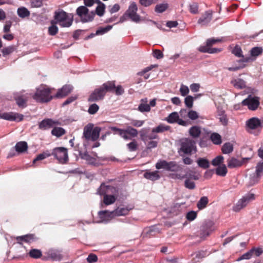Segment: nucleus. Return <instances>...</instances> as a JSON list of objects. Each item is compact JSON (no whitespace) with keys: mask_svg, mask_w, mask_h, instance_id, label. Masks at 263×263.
<instances>
[{"mask_svg":"<svg viewBox=\"0 0 263 263\" xmlns=\"http://www.w3.org/2000/svg\"><path fill=\"white\" fill-rule=\"evenodd\" d=\"M115 88V83L114 81H107L103 83L100 87L96 88L89 96L88 101L96 102L102 100L107 92L112 91Z\"/></svg>","mask_w":263,"mask_h":263,"instance_id":"f257e3e1","label":"nucleus"},{"mask_svg":"<svg viewBox=\"0 0 263 263\" xmlns=\"http://www.w3.org/2000/svg\"><path fill=\"white\" fill-rule=\"evenodd\" d=\"M180 148L178 153L181 156L184 155H191L197 151L196 141L189 138H185L179 141Z\"/></svg>","mask_w":263,"mask_h":263,"instance_id":"f03ea898","label":"nucleus"},{"mask_svg":"<svg viewBox=\"0 0 263 263\" xmlns=\"http://www.w3.org/2000/svg\"><path fill=\"white\" fill-rule=\"evenodd\" d=\"M132 209L127 207H118L112 212L101 211L98 213L99 216L103 222L107 223L113 216H124L128 214Z\"/></svg>","mask_w":263,"mask_h":263,"instance_id":"7ed1b4c3","label":"nucleus"},{"mask_svg":"<svg viewBox=\"0 0 263 263\" xmlns=\"http://www.w3.org/2000/svg\"><path fill=\"white\" fill-rule=\"evenodd\" d=\"M54 24H59L62 27H69L73 22V15L61 10L54 12Z\"/></svg>","mask_w":263,"mask_h":263,"instance_id":"20e7f679","label":"nucleus"},{"mask_svg":"<svg viewBox=\"0 0 263 263\" xmlns=\"http://www.w3.org/2000/svg\"><path fill=\"white\" fill-rule=\"evenodd\" d=\"M54 96L51 95V89L45 85H41L36 89L33 98L37 102L45 103L51 101Z\"/></svg>","mask_w":263,"mask_h":263,"instance_id":"39448f33","label":"nucleus"},{"mask_svg":"<svg viewBox=\"0 0 263 263\" xmlns=\"http://www.w3.org/2000/svg\"><path fill=\"white\" fill-rule=\"evenodd\" d=\"M101 128L99 127L93 128L92 124H88L83 129V137L87 141H96L99 137Z\"/></svg>","mask_w":263,"mask_h":263,"instance_id":"423d86ee","label":"nucleus"},{"mask_svg":"<svg viewBox=\"0 0 263 263\" xmlns=\"http://www.w3.org/2000/svg\"><path fill=\"white\" fill-rule=\"evenodd\" d=\"M88 12V9L84 6L79 7L76 10L77 14L81 18L83 23L91 22L93 20L95 13L93 11H91L90 13Z\"/></svg>","mask_w":263,"mask_h":263,"instance_id":"0eeeda50","label":"nucleus"},{"mask_svg":"<svg viewBox=\"0 0 263 263\" xmlns=\"http://www.w3.org/2000/svg\"><path fill=\"white\" fill-rule=\"evenodd\" d=\"M51 155L57 159L59 163H66L68 160L67 149L63 147H55L53 150Z\"/></svg>","mask_w":263,"mask_h":263,"instance_id":"6e6552de","label":"nucleus"},{"mask_svg":"<svg viewBox=\"0 0 263 263\" xmlns=\"http://www.w3.org/2000/svg\"><path fill=\"white\" fill-rule=\"evenodd\" d=\"M242 104L247 106L249 110H255L260 104L259 98L250 95L242 101Z\"/></svg>","mask_w":263,"mask_h":263,"instance_id":"1a4fd4ad","label":"nucleus"},{"mask_svg":"<svg viewBox=\"0 0 263 263\" xmlns=\"http://www.w3.org/2000/svg\"><path fill=\"white\" fill-rule=\"evenodd\" d=\"M138 7L135 2H132L130 3L128 7V9L125 12L126 15L128 16V17L134 22L138 23L140 21V16L137 14Z\"/></svg>","mask_w":263,"mask_h":263,"instance_id":"9d476101","label":"nucleus"},{"mask_svg":"<svg viewBox=\"0 0 263 263\" xmlns=\"http://www.w3.org/2000/svg\"><path fill=\"white\" fill-rule=\"evenodd\" d=\"M253 194H248L240 199L237 203L233 207V210L235 212H238L245 207L248 203L254 199Z\"/></svg>","mask_w":263,"mask_h":263,"instance_id":"9b49d317","label":"nucleus"},{"mask_svg":"<svg viewBox=\"0 0 263 263\" xmlns=\"http://www.w3.org/2000/svg\"><path fill=\"white\" fill-rule=\"evenodd\" d=\"M0 118L10 121H15L19 122L23 120L24 116L22 114L13 112H6L0 111Z\"/></svg>","mask_w":263,"mask_h":263,"instance_id":"f8f14e48","label":"nucleus"},{"mask_svg":"<svg viewBox=\"0 0 263 263\" xmlns=\"http://www.w3.org/2000/svg\"><path fill=\"white\" fill-rule=\"evenodd\" d=\"M62 250L53 248L49 249L45 254L48 259L52 261H60L62 260L63 255L62 254Z\"/></svg>","mask_w":263,"mask_h":263,"instance_id":"ddd939ff","label":"nucleus"},{"mask_svg":"<svg viewBox=\"0 0 263 263\" xmlns=\"http://www.w3.org/2000/svg\"><path fill=\"white\" fill-rule=\"evenodd\" d=\"M148 131L149 129L146 128H143L140 130V139L143 142H146L148 140H153L159 138L158 136L156 134L157 133L153 132V129L150 134H148Z\"/></svg>","mask_w":263,"mask_h":263,"instance_id":"4468645a","label":"nucleus"},{"mask_svg":"<svg viewBox=\"0 0 263 263\" xmlns=\"http://www.w3.org/2000/svg\"><path fill=\"white\" fill-rule=\"evenodd\" d=\"M213 17V12L211 10L205 11L198 21V24L201 26H207Z\"/></svg>","mask_w":263,"mask_h":263,"instance_id":"2eb2a0df","label":"nucleus"},{"mask_svg":"<svg viewBox=\"0 0 263 263\" xmlns=\"http://www.w3.org/2000/svg\"><path fill=\"white\" fill-rule=\"evenodd\" d=\"M59 124V122L58 121H54L51 119H45L39 123V127L41 129L46 130L52 127L54 125Z\"/></svg>","mask_w":263,"mask_h":263,"instance_id":"dca6fc26","label":"nucleus"},{"mask_svg":"<svg viewBox=\"0 0 263 263\" xmlns=\"http://www.w3.org/2000/svg\"><path fill=\"white\" fill-rule=\"evenodd\" d=\"M73 89V86L71 85H65L61 89H59L54 98H62L69 94Z\"/></svg>","mask_w":263,"mask_h":263,"instance_id":"f3484780","label":"nucleus"},{"mask_svg":"<svg viewBox=\"0 0 263 263\" xmlns=\"http://www.w3.org/2000/svg\"><path fill=\"white\" fill-rule=\"evenodd\" d=\"M116 189L110 185H105L104 183H102L100 187L98 189V193L100 195H107L110 193H116Z\"/></svg>","mask_w":263,"mask_h":263,"instance_id":"a211bd4d","label":"nucleus"},{"mask_svg":"<svg viewBox=\"0 0 263 263\" xmlns=\"http://www.w3.org/2000/svg\"><path fill=\"white\" fill-rule=\"evenodd\" d=\"M14 99L19 107L24 108L26 106L27 97L25 95H22L20 92H17L14 94Z\"/></svg>","mask_w":263,"mask_h":263,"instance_id":"6ab92c4d","label":"nucleus"},{"mask_svg":"<svg viewBox=\"0 0 263 263\" xmlns=\"http://www.w3.org/2000/svg\"><path fill=\"white\" fill-rule=\"evenodd\" d=\"M261 121L256 117H253L246 122V125L250 129H255L261 126Z\"/></svg>","mask_w":263,"mask_h":263,"instance_id":"aec40b11","label":"nucleus"},{"mask_svg":"<svg viewBox=\"0 0 263 263\" xmlns=\"http://www.w3.org/2000/svg\"><path fill=\"white\" fill-rule=\"evenodd\" d=\"M217 118L219 119V122L224 126L228 124V119L225 113V111L221 108L217 107Z\"/></svg>","mask_w":263,"mask_h":263,"instance_id":"412c9836","label":"nucleus"},{"mask_svg":"<svg viewBox=\"0 0 263 263\" xmlns=\"http://www.w3.org/2000/svg\"><path fill=\"white\" fill-rule=\"evenodd\" d=\"M125 136L123 138L125 140H129L131 137H136L138 136V130L131 126H128L124 129Z\"/></svg>","mask_w":263,"mask_h":263,"instance_id":"4be33fe9","label":"nucleus"},{"mask_svg":"<svg viewBox=\"0 0 263 263\" xmlns=\"http://www.w3.org/2000/svg\"><path fill=\"white\" fill-rule=\"evenodd\" d=\"M245 159H249V158H244ZM228 167L230 168H233L239 167L242 165L243 163V160H239L234 157H232L228 160Z\"/></svg>","mask_w":263,"mask_h":263,"instance_id":"5701e85b","label":"nucleus"},{"mask_svg":"<svg viewBox=\"0 0 263 263\" xmlns=\"http://www.w3.org/2000/svg\"><path fill=\"white\" fill-rule=\"evenodd\" d=\"M201 133V127L197 125L192 126L189 130L190 136L193 138H198Z\"/></svg>","mask_w":263,"mask_h":263,"instance_id":"b1692460","label":"nucleus"},{"mask_svg":"<svg viewBox=\"0 0 263 263\" xmlns=\"http://www.w3.org/2000/svg\"><path fill=\"white\" fill-rule=\"evenodd\" d=\"M16 239L17 240L18 243L20 244H22L20 242V241H23L27 243H31L32 242L35 241L36 240L34 235L31 234L17 236L16 238Z\"/></svg>","mask_w":263,"mask_h":263,"instance_id":"393cba45","label":"nucleus"},{"mask_svg":"<svg viewBox=\"0 0 263 263\" xmlns=\"http://www.w3.org/2000/svg\"><path fill=\"white\" fill-rule=\"evenodd\" d=\"M143 176L145 178L152 181L157 180L160 178L157 171L154 172L147 171L144 174Z\"/></svg>","mask_w":263,"mask_h":263,"instance_id":"a878e982","label":"nucleus"},{"mask_svg":"<svg viewBox=\"0 0 263 263\" xmlns=\"http://www.w3.org/2000/svg\"><path fill=\"white\" fill-rule=\"evenodd\" d=\"M28 148V145L26 142L25 141H20L17 143L15 145V151L18 153H23L26 152Z\"/></svg>","mask_w":263,"mask_h":263,"instance_id":"bb28decb","label":"nucleus"},{"mask_svg":"<svg viewBox=\"0 0 263 263\" xmlns=\"http://www.w3.org/2000/svg\"><path fill=\"white\" fill-rule=\"evenodd\" d=\"M17 14L22 18L29 17L30 15V11L25 7L18 8L17 10Z\"/></svg>","mask_w":263,"mask_h":263,"instance_id":"cd10ccee","label":"nucleus"},{"mask_svg":"<svg viewBox=\"0 0 263 263\" xmlns=\"http://www.w3.org/2000/svg\"><path fill=\"white\" fill-rule=\"evenodd\" d=\"M179 115L177 112H173L171 113L166 118V121L168 123H175L177 122L179 119Z\"/></svg>","mask_w":263,"mask_h":263,"instance_id":"c85d7f7f","label":"nucleus"},{"mask_svg":"<svg viewBox=\"0 0 263 263\" xmlns=\"http://www.w3.org/2000/svg\"><path fill=\"white\" fill-rule=\"evenodd\" d=\"M231 83L237 89H243L246 86V82L241 79L234 80Z\"/></svg>","mask_w":263,"mask_h":263,"instance_id":"c756f323","label":"nucleus"},{"mask_svg":"<svg viewBox=\"0 0 263 263\" xmlns=\"http://www.w3.org/2000/svg\"><path fill=\"white\" fill-rule=\"evenodd\" d=\"M181 167L175 161L168 162L166 170L168 171L177 172L181 170Z\"/></svg>","mask_w":263,"mask_h":263,"instance_id":"7c9ffc66","label":"nucleus"},{"mask_svg":"<svg viewBox=\"0 0 263 263\" xmlns=\"http://www.w3.org/2000/svg\"><path fill=\"white\" fill-rule=\"evenodd\" d=\"M233 145L230 142L225 143L221 147V151L224 154H229L233 151Z\"/></svg>","mask_w":263,"mask_h":263,"instance_id":"2f4dec72","label":"nucleus"},{"mask_svg":"<svg viewBox=\"0 0 263 263\" xmlns=\"http://www.w3.org/2000/svg\"><path fill=\"white\" fill-rule=\"evenodd\" d=\"M65 130L61 127H54L51 130V134L57 137H60L65 134Z\"/></svg>","mask_w":263,"mask_h":263,"instance_id":"473e14b6","label":"nucleus"},{"mask_svg":"<svg viewBox=\"0 0 263 263\" xmlns=\"http://www.w3.org/2000/svg\"><path fill=\"white\" fill-rule=\"evenodd\" d=\"M209 202V199L207 197H202L197 203V206L199 210L204 209Z\"/></svg>","mask_w":263,"mask_h":263,"instance_id":"72a5a7b5","label":"nucleus"},{"mask_svg":"<svg viewBox=\"0 0 263 263\" xmlns=\"http://www.w3.org/2000/svg\"><path fill=\"white\" fill-rule=\"evenodd\" d=\"M210 139L214 144L216 145L220 144L222 142L221 136L216 133H212L211 135Z\"/></svg>","mask_w":263,"mask_h":263,"instance_id":"f704fd0d","label":"nucleus"},{"mask_svg":"<svg viewBox=\"0 0 263 263\" xmlns=\"http://www.w3.org/2000/svg\"><path fill=\"white\" fill-rule=\"evenodd\" d=\"M197 163L198 166L202 168H208L210 166L209 161L204 158H199L197 161Z\"/></svg>","mask_w":263,"mask_h":263,"instance_id":"c9c22d12","label":"nucleus"},{"mask_svg":"<svg viewBox=\"0 0 263 263\" xmlns=\"http://www.w3.org/2000/svg\"><path fill=\"white\" fill-rule=\"evenodd\" d=\"M216 174L220 176H225L228 172L226 165L218 166L215 170Z\"/></svg>","mask_w":263,"mask_h":263,"instance_id":"e433bc0d","label":"nucleus"},{"mask_svg":"<svg viewBox=\"0 0 263 263\" xmlns=\"http://www.w3.org/2000/svg\"><path fill=\"white\" fill-rule=\"evenodd\" d=\"M116 197L114 195H105L103 202L105 205H110L114 203L116 200Z\"/></svg>","mask_w":263,"mask_h":263,"instance_id":"4c0bfd02","label":"nucleus"},{"mask_svg":"<svg viewBox=\"0 0 263 263\" xmlns=\"http://www.w3.org/2000/svg\"><path fill=\"white\" fill-rule=\"evenodd\" d=\"M184 178H185V179H193L197 180L199 179V177L198 175L196 174L195 172L191 170H188L184 174Z\"/></svg>","mask_w":263,"mask_h":263,"instance_id":"58836bf2","label":"nucleus"},{"mask_svg":"<svg viewBox=\"0 0 263 263\" xmlns=\"http://www.w3.org/2000/svg\"><path fill=\"white\" fill-rule=\"evenodd\" d=\"M171 127L168 125H165L163 124H161L155 128H153V132H156L157 133H163L165 131L169 130Z\"/></svg>","mask_w":263,"mask_h":263,"instance_id":"ea45409f","label":"nucleus"},{"mask_svg":"<svg viewBox=\"0 0 263 263\" xmlns=\"http://www.w3.org/2000/svg\"><path fill=\"white\" fill-rule=\"evenodd\" d=\"M98 4L99 5L96 9V13L99 16H102L103 15L105 12V5L100 1L98 2Z\"/></svg>","mask_w":263,"mask_h":263,"instance_id":"a19ab883","label":"nucleus"},{"mask_svg":"<svg viewBox=\"0 0 263 263\" xmlns=\"http://www.w3.org/2000/svg\"><path fill=\"white\" fill-rule=\"evenodd\" d=\"M168 8L167 3L160 4L156 5L155 8V11L156 13H161L164 12Z\"/></svg>","mask_w":263,"mask_h":263,"instance_id":"79ce46f5","label":"nucleus"},{"mask_svg":"<svg viewBox=\"0 0 263 263\" xmlns=\"http://www.w3.org/2000/svg\"><path fill=\"white\" fill-rule=\"evenodd\" d=\"M82 159L86 160L90 164H93L96 161L95 159L88 154L87 152L80 154Z\"/></svg>","mask_w":263,"mask_h":263,"instance_id":"37998d69","label":"nucleus"},{"mask_svg":"<svg viewBox=\"0 0 263 263\" xmlns=\"http://www.w3.org/2000/svg\"><path fill=\"white\" fill-rule=\"evenodd\" d=\"M190 12L194 14H196L199 13V5L196 2H192L189 4V6Z\"/></svg>","mask_w":263,"mask_h":263,"instance_id":"c03bdc74","label":"nucleus"},{"mask_svg":"<svg viewBox=\"0 0 263 263\" xmlns=\"http://www.w3.org/2000/svg\"><path fill=\"white\" fill-rule=\"evenodd\" d=\"M29 255L32 258H39L42 256V253L40 250L33 249L30 250Z\"/></svg>","mask_w":263,"mask_h":263,"instance_id":"a18cd8bd","label":"nucleus"},{"mask_svg":"<svg viewBox=\"0 0 263 263\" xmlns=\"http://www.w3.org/2000/svg\"><path fill=\"white\" fill-rule=\"evenodd\" d=\"M51 156V154L48 152H44L42 154L38 155L36 158L33 160V163L35 164L36 161L42 160L47 157H49Z\"/></svg>","mask_w":263,"mask_h":263,"instance_id":"49530a36","label":"nucleus"},{"mask_svg":"<svg viewBox=\"0 0 263 263\" xmlns=\"http://www.w3.org/2000/svg\"><path fill=\"white\" fill-rule=\"evenodd\" d=\"M260 176L258 175L255 172L253 173L252 174L250 175V184L251 185H253L258 181H259L260 179Z\"/></svg>","mask_w":263,"mask_h":263,"instance_id":"de8ad7c7","label":"nucleus"},{"mask_svg":"<svg viewBox=\"0 0 263 263\" xmlns=\"http://www.w3.org/2000/svg\"><path fill=\"white\" fill-rule=\"evenodd\" d=\"M263 49L262 47H255L252 48L250 53L252 57H257L262 53Z\"/></svg>","mask_w":263,"mask_h":263,"instance_id":"09e8293b","label":"nucleus"},{"mask_svg":"<svg viewBox=\"0 0 263 263\" xmlns=\"http://www.w3.org/2000/svg\"><path fill=\"white\" fill-rule=\"evenodd\" d=\"M146 145V148L150 149L156 148L158 145V142L154 140H148L146 142H143Z\"/></svg>","mask_w":263,"mask_h":263,"instance_id":"8fccbe9b","label":"nucleus"},{"mask_svg":"<svg viewBox=\"0 0 263 263\" xmlns=\"http://www.w3.org/2000/svg\"><path fill=\"white\" fill-rule=\"evenodd\" d=\"M224 160V158L222 156L219 155L215 157L212 161V164L213 166H220L219 165L221 164Z\"/></svg>","mask_w":263,"mask_h":263,"instance_id":"3c124183","label":"nucleus"},{"mask_svg":"<svg viewBox=\"0 0 263 263\" xmlns=\"http://www.w3.org/2000/svg\"><path fill=\"white\" fill-rule=\"evenodd\" d=\"M52 25L48 28L49 34L51 35H55L58 32V28L55 25L54 21L51 22Z\"/></svg>","mask_w":263,"mask_h":263,"instance_id":"603ef678","label":"nucleus"},{"mask_svg":"<svg viewBox=\"0 0 263 263\" xmlns=\"http://www.w3.org/2000/svg\"><path fill=\"white\" fill-rule=\"evenodd\" d=\"M112 27V26L108 25L104 28H100L96 31V34H97V35L103 34L107 32L110 30H111Z\"/></svg>","mask_w":263,"mask_h":263,"instance_id":"864d4df0","label":"nucleus"},{"mask_svg":"<svg viewBox=\"0 0 263 263\" xmlns=\"http://www.w3.org/2000/svg\"><path fill=\"white\" fill-rule=\"evenodd\" d=\"M194 97L191 96H187L184 99V103L186 106L189 108L193 107Z\"/></svg>","mask_w":263,"mask_h":263,"instance_id":"5fc2aeb1","label":"nucleus"},{"mask_svg":"<svg viewBox=\"0 0 263 263\" xmlns=\"http://www.w3.org/2000/svg\"><path fill=\"white\" fill-rule=\"evenodd\" d=\"M159 0H139L140 4L145 7L156 4Z\"/></svg>","mask_w":263,"mask_h":263,"instance_id":"6e6d98bb","label":"nucleus"},{"mask_svg":"<svg viewBox=\"0 0 263 263\" xmlns=\"http://www.w3.org/2000/svg\"><path fill=\"white\" fill-rule=\"evenodd\" d=\"M15 50V47L13 45L4 48L2 52L4 56H6L8 55L11 53H12Z\"/></svg>","mask_w":263,"mask_h":263,"instance_id":"4d7b16f0","label":"nucleus"},{"mask_svg":"<svg viewBox=\"0 0 263 263\" xmlns=\"http://www.w3.org/2000/svg\"><path fill=\"white\" fill-rule=\"evenodd\" d=\"M111 131H112L115 134H118L121 137L125 136L124 129L119 128L116 127L112 126L109 128Z\"/></svg>","mask_w":263,"mask_h":263,"instance_id":"13d9d810","label":"nucleus"},{"mask_svg":"<svg viewBox=\"0 0 263 263\" xmlns=\"http://www.w3.org/2000/svg\"><path fill=\"white\" fill-rule=\"evenodd\" d=\"M242 52L241 48L238 45H236L232 50V53L237 57H242Z\"/></svg>","mask_w":263,"mask_h":263,"instance_id":"bf43d9fd","label":"nucleus"},{"mask_svg":"<svg viewBox=\"0 0 263 263\" xmlns=\"http://www.w3.org/2000/svg\"><path fill=\"white\" fill-rule=\"evenodd\" d=\"M99 107L97 104H92L90 105L88 109V112L90 115H94L99 110Z\"/></svg>","mask_w":263,"mask_h":263,"instance_id":"052dcab7","label":"nucleus"},{"mask_svg":"<svg viewBox=\"0 0 263 263\" xmlns=\"http://www.w3.org/2000/svg\"><path fill=\"white\" fill-rule=\"evenodd\" d=\"M138 110L141 112H148L151 110L150 106L147 104L141 103L138 106Z\"/></svg>","mask_w":263,"mask_h":263,"instance_id":"680f3d73","label":"nucleus"},{"mask_svg":"<svg viewBox=\"0 0 263 263\" xmlns=\"http://www.w3.org/2000/svg\"><path fill=\"white\" fill-rule=\"evenodd\" d=\"M167 165H168V162H167L165 160H162V161H160L158 162L156 164V168H157L158 170L163 168V169H165L166 170Z\"/></svg>","mask_w":263,"mask_h":263,"instance_id":"e2e57ef3","label":"nucleus"},{"mask_svg":"<svg viewBox=\"0 0 263 263\" xmlns=\"http://www.w3.org/2000/svg\"><path fill=\"white\" fill-rule=\"evenodd\" d=\"M187 117L192 120H195L199 118V115L197 111L191 110L187 112Z\"/></svg>","mask_w":263,"mask_h":263,"instance_id":"0e129e2a","label":"nucleus"},{"mask_svg":"<svg viewBox=\"0 0 263 263\" xmlns=\"http://www.w3.org/2000/svg\"><path fill=\"white\" fill-rule=\"evenodd\" d=\"M252 256H253L252 251L250 250L249 251H248L246 253L242 254L239 258H238L237 259V260L240 261V260H241L243 259H249L252 257Z\"/></svg>","mask_w":263,"mask_h":263,"instance_id":"69168bd1","label":"nucleus"},{"mask_svg":"<svg viewBox=\"0 0 263 263\" xmlns=\"http://www.w3.org/2000/svg\"><path fill=\"white\" fill-rule=\"evenodd\" d=\"M184 186L190 190H193L195 188V184L194 181L190 179H185L184 181Z\"/></svg>","mask_w":263,"mask_h":263,"instance_id":"338daca9","label":"nucleus"},{"mask_svg":"<svg viewBox=\"0 0 263 263\" xmlns=\"http://www.w3.org/2000/svg\"><path fill=\"white\" fill-rule=\"evenodd\" d=\"M127 146L130 152L136 151L137 149L138 144L136 141L134 140L133 141L128 143L127 144Z\"/></svg>","mask_w":263,"mask_h":263,"instance_id":"774afa93","label":"nucleus"}]
</instances>
